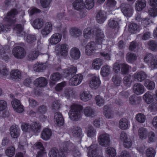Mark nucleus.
Instances as JSON below:
<instances>
[{
    "instance_id": "f257e3e1",
    "label": "nucleus",
    "mask_w": 157,
    "mask_h": 157,
    "mask_svg": "<svg viewBox=\"0 0 157 157\" xmlns=\"http://www.w3.org/2000/svg\"><path fill=\"white\" fill-rule=\"evenodd\" d=\"M18 12L16 9H13L9 11L5 17V20L7 23V25H2L0 23V33L2 32L8 31L11 29V25L16 22L15 16L17 15Z\"/></svg>"
},
{
    "instance_id": "f03ea898",
    "label": "nucleus",
    "mask_w": 157,
    "mask_h": 157,
    "mask_svg": "<svg viewBox=\"0 0 157 157\" xmlns=\"http://www.w3.org/2000/svg\"><path fill=\"white\" fill-rule=\"evenodd\" d=\"M82 106L79 105L73 104L71 106L68 114L70 118L72 120L77 121L81 117Z\"/></svg>"
},
{
    "instance_id": "7ed1b4c3",
    "label": "nucleus",
    "mask_w": 157,
    "mask_h": 157,
    "mask_svg": "<svg viewBox=\"0 0 157 157\" xmlns=\"http://www.w3.org/2000/svg\"><path fill=\"white\" fill-rule=\"evenodd\" d=\"M144 62L148 64L149 67L151 70L157 68V56L149 53L144 56Z\"/></svg>"
},
{
    "instance_id": "20e7f679",
    "label": "nucleus",
    "mask_w": 157,
    "mask_h": 157,
    "mask_svg": "<svg viewBox=\"0 0 157 157\" xmlns=\"http://www.w3.org/2000/svg\"><path fill=\"white\" fill-rule=\"evenodd\" d=\"M111 135L106 132L101 134L98 136V141L101 146L107 147L110 142Z\"/></svg>"
},
{
    "instance_id": "39448f33",
    "label": "nucleus",
    "mask_w": 157,
    "mask_h": 157,
    "mask_svg": "<svg viewBox=\"0 0 157 157\" xmlns=\"http://www.w3.org/2000/svg\"><path fill=\"white\" fill-rule=\"evenodd\" d=\"M13 56L18 59H22L26 55V52L24 49L21 46H17L14 48L12 50Z\"/></svg>"
},
{
    "instance_id": "423d86ee",
    "label": "nucleus",
    "mask_w": 157,
    "mask_h": 157,
    "mask_svg": "<svg viewBox=\"0 0 157 157\" xmlns=\"http://www.w3.org/2000/svg\"><path fill=\"white\" fill-rule=\"evenodd\" d=\"M98 48V47L94 42H90L85 47V53L87 55H91L95 52Z\"/></svg>"
},
{
    "instance_id": "0eeeda50",
    "label": "nucleus",
    "mask_w": 157,
    "mask_h": 157,
    "mask_svg": "<svg viewBox=\"0 0 157 157\" xmlns=\"http://www.w3.org/2000/svg\"><path fill=\"white\" fill-rule=\"evenodd\" d=\"M72 145V144L69 142H65L63 143V148L59 150V157H67L70 152L69 147Z\"/></svg>"
},
{
    "instance_id": "6e6552de",
    "label": "nucleus",
    "mask_w": 157,
    "mask_h": 157,
    "mask_svg": "<svg viewBox=\"0 0 157 157\" xmlns=\"http://www.w3.org/2000/svg\"><path fill=\"white\" fill-rule=\"evenodd\" d=\"M83 78V76L81 74H78L75 75L70 79L69 84L71 86H77L81 83Z\"/></svg>"
},
{
    "instance_id": "1a4fd4ad",
    "label": "nucleus",
    "mask_w": 157,
    "mask_h": 157,
    "mask_svg": "<svg viewBox=\"0 0 157 157\" xmlns=\"http://www.w3.org/2000/svg\"><path fill=\"white\" fill-rule=\"evenodd\" d=\"M88 157H95L98 153V145L96 144H92L87 149Z\"/></svg>"
},
{
    "instance_id": "9d476101",
    "label": "nucleus",
    "mask_w": 157,
    "mask_h": 157,
    "mask_svg": "<svg viewBox=\"0 0 157 157\" xmlns=\"http://www.w3.org/2000/svg\"><path fill=\"white\" fill-rule=\"evenodd\" d=\"M101 81L98 76H93L89 81V86L92 89H96L98 88L101 84Z\"/></svg>"
},
{
    "instance_id": "9b49d317",
    "label": "nucleus",
    "mask_w": 157,
    "mask_h": 157,
    "mask_svg": "<svg viewBox=\"0 0 157 157\" xmlns=\"http://www.w3.org/2000/svg\"><path fill=\"white\" fill-rule=\"evenodd\" d=\"M94 31L95 32V41L97 44H101L104 40V34L103 32L99 29H95Z\"/></svg>"
},
{
    "instance_id": "f8f14e48",
    "label": "nucleus",
    "mask_w": 157,
    "mask_h": 157,
    "mask_svg": "<svg viewBox=\"0 0 157 157\" xmlns=\"http://www.w3.org/2000/svg\"><path fill=\"white\" fill-rule=\"evenodd\" d=\"M68 47L65 44H61L59 46V47H56L55 50L56 52H59L61 56H65L68 53Z\"/></svg>"
},
{
    "instance_id": "ddd939ff",
    "label": "nucleus",
    "mask_w": 157,
    "mask_h": 157,
    "mask_svg": "<svg viewBox=\"0 0 157 157\" xmlns=\"http://www.w3.org/2000/svg\"><path fill=\"white\" fill-rule=\"evenodd\" d=\"M10 76L12 80L16 82L20 81L22 78L21 72L17 69L12 70L10 73Z\"/></svg>"
},
{
    "instance_id": "4468645a",
    "label": "nucleus",
    "mask_w": 157,
    "mask_h": 157,
    "mask_svg": "<svg viewBox=\"0 0 157 157\" xmlns=\"http://www.w3.org/2000/svg\"><path fill=\"white\" fill-rule=\"evenodd\" d=\"M62 37L61 34L57 33H54L49 39V42L52 45H55L61 41Z\"/></svg>"
},
{
    "instance_id": "2eb2a0df",
    "label": "nucleus",
    "mask_w": 157,
    "mask_h": 157,
    "mask_svg": "<svg viewBox=\"0 0 157 157\" xmlns=\"http://www.w3.org/2000/svg\"><path fill=\"white\" fill-rule=\"evenodd\" d=\"M133 90L135 94L137 95H140L145 92L144 86L140 83H136L133 86Z\"/></svg>"
},
{
    "instance_id": "dca6fc26",
    "label": "nucleus",
    "mask_w": 157,
    "mask_h": 157,
    "mask_svg": "<svg viewBox=\"0 0 157 157\" xmlns=\"http://www.w3.org/2000/svg\"><path fill=\"white\" fill-rule=\"evenodd\" d=\"M61 77V75L59 73L56 72L52 74L50 77V85L52 86L54 85L60 79Z\"/></svg>"
},
{
    "instance_id": "f3484780",
    "label": "nucleus",
    "mask_w": 157,
    "mask_h": 157,
    "mask_svg": "<svg viewBox=\"0 0 157 157\" xmlns=\"http://www.w3.org/2000/svg\"><path fill=\"white\" fill-rule=\"evenodd\" d=\"M73 8L77 10H82L84 9V2L83 0H76L72 3Z\"/></svg>"
},
{
    "instance_id": "a211bd4d",
    "label": "nucleus",
    "mask_w": 157,
    "mask_h": 157,
    "mask_svg": "<svg viewBox=\"0 0 157 157\" xmlns=\"http://www.w3.org/2000/svg\"><path fill=\"white\" fill-rule=\"evenodd\" d=\"M147 76L144 72L140 71L135 73L133 75V78L135 81L141 82L146 78Z\"/></svg>"
},
{
    "instance_id": "6ab92c4d",
    "label": "nucleus",
    "mask_w": 157,
    "mask_h": 157,
    "mask_svg": "<svg viewBox=\"0 0 157 157\" xmlns=\"http://www.w3.org/2000/svg\"><path fill=\"white\" fill-rule=\"evenodd\" d=\"M121 11L125 16L130 17L132 14L133 9L131 6L128 4H126L125 7L122 8Z\"/></svg>"
},
{
    "instance_id": "aec40b11",
    "label": "nucleus",
    "mask_w": 157,
    "mask_h": 157,
    "mask_svg": "<svg viewBox=\"0 0 157 157\" xmlns=\"http://www.w3.org/2000/svg\"><path fill=\"white\" fill-rule=\"evenodd\" d=\"M106 18V12L104 11H100L98 13L96 16V21L100 24L103 23Z\"/></svg>"
},
{
    "instance_id": "412c9836",
    "label": "nucleus",
    "mask_w": 157,
    "mask_h": 157,
    "mask_svg": "<svg viewBox=\"0 0 157 157\" xmlns=\"http://www.w3.org/2000/svg\"><path fill=\"white\" fill-rule=\"evenodd\" d=\"M52 134L51 129L49 128L44 129L41 133V137L43 140H49Z\"/></svg>"
},
{
    "instance_id": "4be33fe9",
    "label": "nucleus",
    "mask_w": 157,
    "mask_h": 157,
    "mask_svg": "<svg viewBox=\"0 0 157 157\" xmlns=\"http://www.w3.org/2000/svg\"><path fill=\"white\" fill-rule=\"evenodd\" d=\"M10 131L11 136L13 138H16L20 135V130L16 125L11 126Z\"/></svg>"
},
{
    "instance_id": "5701e85b",
    "label": "nucleus",
    "mask_w": 157,
    "mask_h": 157,
    "mask_svg": "<svg viewBox=\"0 0 157 157\" xmlns=\"http://www.w3.org/2000/svg\"><path fill=\"white\" fill-rule=\"evenodd\" d=\"M70 55L73 59H77L80 56V52L77 48H73L70 51Z\"/></svg>"
},
{
    "instance_id": "b1692460",
    "label": "nucleus",
    "mask_w": 157,
    "mask_h": 157,
    "mask_svg": "<svg viewBox=\"0 0 157 157\" xmlns=\"http://www.w3.org/2000/svg\"><path fill=\"white\" fill-rule=\"evenodd\" d=\"M148 133L147 130L144 128H141L138 130L139 138L142 140L146 139L148 136Z\"/></svg>"
},
{
    "instance_id": "393cba45",
    "label": "nucleus",
    "mask_w": 157,
    "mask_h": 157,
    "mask_svg": "<svg viewBox=\"0 0 157 157\" xmlns=\"http://www.w3.org/2000/svg\"><path fill=\"white\" fill-rule=\"evenodd\" d=\"M92 98V96L89 91H84L80 93V98L83 101H88L91 99Z\"/></svg>"
},
{
    "instance_id": "a878e982",
    "label": "nucleus",
    "mask_w": 157,
    "mask_h": 157,
    "mask_svg": "<svg viewBox=\"0 0 157 157\" xmlns=\"http://www.w3.org/2000/svg\"><path fill=\"white\" fill-rule=\"evenodd\" d=\"M77 71V68L73 66H71L67 69L64 70L63 75L66 77L69 76L70 75L75 73Z\"/></svg>"
},
{
    "instance_id": "bb28decb",
    "label": "nucleus",
    "mask_w": 157,
    "mask_h": 157,
    "mask_svg": "<svg viewBox=\"0 0 157 157\" xmlns=\"http://www.w3.org/2000/svg\"><path fill=\"white\" fill-rule=\"evenodd\" d=\"M146 5L145 0H137L135 3V7L136 10L140 11L146 6Z\"/></svg>"
},
{
    "instance_id": "cd10ccee",
    "label": "nucleus",
    "mask_w": 157,
    "mask_h": 157,
    "mask_svg": "<svg viewBox=\"0 0 157 157\" xmlns=\"http://www.w3.org/2000/svg\"><path fill=\"white\" fill-rule=\"evenodd\" d=\"M144 100L147 104H149L153 101L154 98L151 92H147L143 96Z\"/></svg>"
},
{
    "instance_id": "c85d7f7f",
    "label": "nucleus",
    "mask_w": 157,
    "mask_h": 157,
    "mask_svg": "<svg viewBox=\"0 0 157 157\" xmlns=\"http://www.w3.org/2000/svg\"><path fill=\"white\" fill-rule=\"evenodd\" d=\"M36 85L40 87L44 86L47 84V81L44 77H40L37 78L34 81Z\"/></svg>"
},
{
    "instance_id": "c756f323",
    "label": "nucleus",
    "mask_w": 157,
    "mask_h": 157,
    "mask_svg": "<svg viewBox=\"0 0 157 157\" xmlns=\"http://www.w3.org/2000/svg\"><path fill=\"white\" fill-rule=\"evenodd\" d=\"M103 64V61L100 58L95 59L93 61L92 67L95 70H99Z\"/></svg>"
},
{
    "instance_id": "7c9ffc66",
    "label": "nucleus",
    "mask_w": 157,
    "mask_h": 157,
    "mask_svg": "<svg viewBox=\"0 0 157 157\" xmlns=\"http://www.w3.org/2000/svg\"><path fill=\"white\" fill-rule=\"evenodd\" d=\"M86 133L88 137H94L96 135V130L91 126L89 125L86 128Z\"/></svg>"
},
{
    "instance_id": "2f4dec72",
    "label": "nucleus",
    "mask_w": 157,
    "mask_h": 157,
    "mask_svg": "<svg viewBox=\"0 0 157 157\" xmlns=\"http://www.w3.org/2000/svg\"><path fill=\"white\" fill-rule=\"evenodd\" d=\"M119 125L120 128L121 129L125 130L128 128L129 124L128 120L126 118H123L120 121Z\"/></svg>"
},
{
    "instance_id": "473e14b6",
    "label": "nucleus",
    "mask_w": 157,
    "mask_h": 157,
    "mask_svg": "<svg viewBox=\"0 0 157 157\" xmlns=\"http://www.w3.org/2000/svg\"><path fill=\"white\" fill-rule=\"evenodd\" d=\"M144 85L149 90H153L155 87V82L153 81L148 79H146L144 81Z\"/></svg>"
},
{
    "instance_id": "72a5a7b5",
    "label": "nucleus",
    "mask_w": 157,
    "mask_h": 157,
    "mask_svg": "<svg viewBox=\"0 0 157 157\" xmlns=\"http://www.w3.org/2000/svg\"><path fill=\"white\" fill-rule=\"evenodd\" d=\"M104 114L107 118L109 119L113 116V113L110 108L107 105H105L103 108Z\"/></svg>"
},
{
    "instance_id": "f704fd0d",
    "label": "nucleus",
    "mask_w": 157,
    "mask_h": 157,
    "mask_svg": "<svg viewBox=\"0 0 157 157\" xmlns=\"http://www.w3.org/2000/svg\"><path fill=\"white\" fill-rule=\"evenodd\" d=\"M83 112L85 115L87 117H92L95 114V111L90 107L85 108Z\"/></svg>"
},
{
    "instance_id": "c9c22d12",
    "label": "nucleus",
    "mask_w": 157,
    "mask_h": 157,
    "mask_svg": "<svg viewBox=\"0 0 157 157\" xmlns=\"http://www.w3.org/2000/svg\"><path fill=\"white\" fill-rule=\"evenodd\" d=\"M71 132L74 136L78 137L80 136L82 134V130L81 128L77 126L73 127L71 129Z\"/></svg>"
},
{
    "instance_id": "e433bc0d",
    "label": "nucleus",
    "mask_w": 157,
    "mask_h": 157,
    "mask_svg": "<svg viewBox=\"0 0 157 157\" xmlns=\"http://www.w3.org/2000/svg\"><path fill=\"white\" fill-rule=\"evenodd\" d=\"M43 24L44 21L43 19L37 18L34 21L33 25L35 29H40L42 28Z\"/></svg>"
},
{
    "instance_id": "4c0bfd02",
    "label": "nucleus",
    "mask_w": 157,
    "mask_h": 157,
    "mask_svg": "<svg viewBox=\"0 0 157 157\" xmlns=\"http://www.w3.org/2000/svg\"><path fill=\"white\" fill-rule=\"evenodd\" d=\"M70 32L71 35L75 37H78L82 34V31L76 28H71L70 30Z\"/></svg>"
},
{
    "instance_id": "58836bf2",
    "label": "nucleus",
    "mask_w": 157,
    "mask_h": 157,
    "mask_svg": "<svg viewBox=\"0 0 157 157\" xmlns=\"http://www.w3.org/2000/svg\"><path fill=\"white\" fill-rule=\"evenodd\" d=\"M94 30H92L90 28H87L85 29L83 32V34L84 38L86 39H89L93 36Z\"/></svg>"
},
{
    "instance_id": "ea45409f",
    "label": "nucleus",
    "mask_w": 157,
    "mask_h": 157,
    "mask_svg": "<svg viewBox=\"0 0 157 157\" xmlns=\"http://www.w3.org/2000/svg\"><path fill=\"white\" fill-rule=\"evenodd\" d=\"M126 61L128 63H132L136 59L137 56L135 54L128 52L126 54Z\"/></svg>"
},
{
    "instance_id": "a19ab883",
    "label": "nucleus",
    "mask_w": 157,
    "mask_h": 157,
    "mask_svg": "<svg viewBox=\"0 0 157 157\" xmlns=\"http://www.w3.org/2000/svg\"><path fill=\"white\" fill-rule=\"evenodd\" d=\"M39 55V52L36 51L30 52L27 56V59L30 61H33L36 59Z\"/></svg>"
},
{
    "instance_id": "79ce46f5",
    "label": "nucleus",
    "mask_w": 157,
    "mask_h": 157,
    "mask_svg": "<svg viewBox=\"0 0 157 157\" xmlns=\"http://www.w3.org/2000/svg\"><path fill=\"white\" fill-rule=\"evenodd\" d=\"M110 72V68L109 67L108 65H106L102 67L101 71V74L103 76L105 77L109 75Z\"/></svg>"
},
{
    "instance_id": "37998d69",
    "label": "nucleus",
    "mask_w": 157,
    "mask_h": 157,
    "mask_svg": "<svg viewBox=\"0 0 157 157\" xmlns=\"http://www.w3.org/2000/svg\"><path fill=\"white\" fill-rule=\"evenodd\" d=\"M31 132L35 133L40 132L41 130V125L40 123L36 122H33L31 124Z\"/></svg>"
},
{
    "instance_id": "c03bdc74",
    "label": "nucleus",
    "mask_w": 157,
    "mask_h": 157,
    "mask_svg": "<svg viewBox=\"0 0 157 157\" xmlns=\"http://www.w3.org/2000/svg\"><path fill=\"white\" fill-rule=\"evenodd\" d=\"M121 19H111L109 21V26L113 28H117L118 26Z\"/></svg>"
},
{
    "instance_id": "a18cd8bd",
    "label": "nucleus",
    "mask_w": 157,
    "mask_h": 157,
    "mask_svg": "<svg viewBox=\"0 0 157 157\" xmlns=\"http://www.w3.org/2000/svg\"><path fill=\"white\" fill-rule=\"evenodd\" d=\"M21 127L22 130L25 132H31V124L27 123H22Z\"/></svg>"
},
{
    "instance_id": "49530a36",
    "label": "nucleus",
    "mask_w": 157,
    "mask_h": 157,
    "mask_svg": "<svg viewBox=\"0 0 157 157\" xmlns=\"http://www.w3.org/2000/svg\"><path fill=\"white\" fill-rule=\"evenodd\" d=\"M46 67V66L42 63H36L34 66V70L38 72H40L44 70Z\"/></svg>"
},
{
    "instance_id": "de8ad7c7",
    "label": "nucleus",
    "mask_w": 157,
    "mask_h": 157,
    "mask_svg": "<svg viewBox=\"0 0 157 157\" xmlns=\"http://www.w3.org/2000/svg\"><path fill=\"white\" fill-rule=\"evenodd\" d=\"M148 48L152 51L157 50V43L154 40H150L148 42Z\"/></svg>"
},
{
    "instance_id": "09e8293b",
    "label": "nucleus",
    "mask_w": 157,
    "mask_h": 157,
    "mask_svg": "<svg viewBox=\"0 0 157 157\" xmlns=\"http://www.w3.org/2000/svg\"><path fill=\"white\" fill-rule=\"evenodd\" d=\"M121 72L123 74H126L129 72V71L131 67L128 64L123 63L121 64Z\"/></svg>"
},
{
    "instance_id": "8fccbe9b",
    "label": "nucleus",
    "mask_w": 157,
    "mask_h": 157,
    "mask_svg": "<svg viewBox=\"0 0 157 157\" xmlns=\"http://www.w3.org/2000/svg\"><path fill=\"white\" fill-rule=\"evenodd\" d=\"M95 100L96 105L99 107L103 105L105 103L104 99L100 95H98L96 96Z\"/></svg>"
},
{
    "instance_id": "3c124183",
    "label": "nucleus",
    "mask_w": 157,
    "mask_h": 157,
    "mask_svg": "<svg viewBox=\"0 0 157 157\" xmlns=\"http://www.w3.org/2000/svg\"><path fill=\"white\" fill-rule=\"evenodd\" d=\"M105 152L109 157H114L116 155V150L111 147H109L106 148Z\"/></svg>"
},
{
    "instance_id": "603ef678",
    "label": "nucleus",
    "mask_w": 157,
    "mask_h": 157,
    "mask_svg": "<svg viewBox=\"0 0 157 157\" xmlns=\"http://www.w3.org/2000/svg\"><path fill=\"white\" fill-rule=\"evenodd\" d=\"M94 0H86L84 3V6L87 9L90 10L94 7Z\"/></svg>"
},
{
    "instance_id": "864d4df0",
    "label": "nucleus",
    "mask_w": 157,
    "mask_h": 157,
    "mask_svg": "<svg viewBox=\"0 0 157 157\" xmlns=\"http://www.w3.org/2000/svg\"><path fill=\"white\" fill-rule=\"evenodd\" d=\"M48 155L49 157H59V151L55 148H53L49 151Z\"/></svg>"
},
{
    "instance_id": "5fc2aeb1",
    "label": "nucleus",
    "mask_w": 157,
    "mask_h": 157,
    "mask_svg": "<svg viewBox=\"0 0 157 157\" xmlns=\"http://www.w3.org/2000/svg\"><path fill=\"white\" fill-rule=\"evenodd\" d=\"M15 153V149L13 146L8 147L6 151V155L9 157H12L14 155Z\"/></svg>"
},
{
    "instance_id": "6e6d98bb",
    "label": "nucleus",
    "mask_w": 157,
    "mask_h": 157,
    "mask_svg": "<svg viewBox=\"0 0 157 157\" xmlns=\"http://www.w3.org/2000/svg\"><path fill=\"white\" fill-rule=\"evenodd\" d=\"M123 83L127 87H130L132 83L131 76H129L125 77L123 78Z\"/></svg>"
},
{
    "instance_id": "4d7b16f0",
    "label": "nucleus",
    "mask_w": 157,
    "mask_h": 157,
    "mask_svg": "<svg viewBox=\"0 0 157 157\" xmlns=\"http://www.w3.org/2000/svg\"><path fill=\"white\" fill-rule=\"evenodd\" d=\"M121 78L118 76L114 75L112 78V80L114 85L116 86H118L120 84L121 81Z\"/></svg>"
},
{
    "instance_id": "13d9d810",
    "label": "nucleus",
    "mask_w": 157,
    "mask_h": 157,
    "mask_svg": "<svg viewBox=\"0 0 157 157\" xmlns=\"http://www.w3.org/2000/svg\"><path fill=\"white\" fill-rule=\"evenodd\" d=\"M139 26L135 23H131L129 26V30L132 33L138 31L139 29Z\"/></svg>"
},
{
    "instance_id": "bf43d9fd",
    "label": "nucleus",
    "mask_w": 157,
    "mask_h": 157,
    "mask_svg": "<svg viewBox=\"0 0 157 157\" xmlns=\"http://www.w3.org/2000/svg\"><path fill=\"white\" fill-rule=\"evenodd\" d=\"M7 102L3 100H0V112L3 111L7 107Z\"/></svg>"
},
{
    "instance_id": "052dcab7",
    "label": "nucleus",
    "mask_w": 157,
    "mask_h": 157,
    "mask_svg": "<svg viewBox=\"0 0 157 157\" xmlns=\"http://www.w3.org/2000/svg\"><path fill=\"white\" fill-rule=\"evenodd\" d=\"M47 110V107L44 105H41L39 106L37 109V112L39 114H44Z\"/></svg>"
},
{
    "instance_id": "680f3d73",
    "label": "nucleus",
    "mask_w": 157,
    "mask_h": 157,
    "mask_svg": "<svg viewBox=\"0 0 157 157\" xmlns=\"http://www.w3.org/2000/svg\"><path fill=\"white\" fill-rule=\"evenodd\" d=\"M155 152L152 148H149L147 149L146 155L147 157H154Z\"/></svg>"
},
{
    "instance_id": "e2e57ef3",
    "label": "nucleus",
    "mask_w": 157,
    "mask_h": 157,
    "mask_svg": "<svg viewBox=\"0 0 157 157\" xmlns=\"http://www.w3.org/2000/svg\"><path fill=\"white\" fill-rule=\"evenodd\" d=\"M136 120L139 122H144L145 120V116L142 113H138L137 114L136 117Z\"/></svg>"
},
{
    "instance_id": "0e129e2a",
    "label": "nucleus",
    "mask_w": 157,
    "mask_h": 157,
    "mask_svg": "<svg viewBox=\"0 0 157 157\" xmlns=\"http://www.w3.org/2000/svg\"><path fill=\"white\" fill-rule=\"evenodd\" d=\"M36 40V38L35 35H29L27 36L26 40L28 43H32L35 41Z\"/></svg>"
},
{
    "instance_id": "69168bd1",
    "label": "nucleus",
    "mask_w": 157,
    "mask_h": 157,
    "mask_svg": "<svg viewBox=\"0 0 157 157\" xmlns=\"http://www.w3.org/2000/svg\"><path fill=\"white\" fill-rule=\"evenodd\" d=\"M149 15L151 17H155L157 16V8H152L148 10Z\"/></svg>"
},
{
    "instance_id": "338daca9",
    "label": "nucleus",
    "mask_w": 157,
    "mask_h": 157,
    "mask_svg": "<svg viewBox=\"0 0 157 157\" xmlns=\"http://www.w3.org/2000/svg\"><path fill=\"white\" fill-rule=\"evenodd\" d=\"M151 22V21L149 19L145 18L142 19L141 22V25L144 27H146Z\"/></svg>"
},
{
    "instance_id": "774afa93",
    "label": "nucleus",
    "mask_w": 157,
    "mask_h": 157,
    "mask_svg": "<svg viewBox=\"0 0 157 157\" xmlns=\"http://www.w3.org/2000/svg\"><path fill=\"white\" fill-rule=\"evenodd\" d=\"M66 85V83L65 82H62L58 84L56 86L55 89L57 91H60L62 90L63 88Z\"/></svg>"
}]
</instances>
